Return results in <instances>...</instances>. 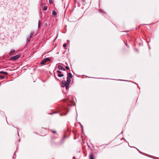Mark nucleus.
Returning a JSON list of instances; mask_svg holds the SVG:
<instances>
[{
	"label": "nucleus",
	"mask_w": 159,
	"mask_h": 159,
	"mask_svg": "<svg viewBox=\"0 0 159 159\" xmlns=\"http://www.w3.org/2000/svg\"><path fill=\"white\" fill-rule=\"evenodd\" d=\"M69 77H67L66 81L65 80H62L61 82L62 87H66V90H67L68 89V87L70 85V80Z\"/></svg>",
	"instance_id": "nucleus-1"
},
{
	"label": "nucleus",
	"mask_w": 159,
	"mask_h": 159,
	"mask_svg": "<svg viewBox=\"0 0 159 159\" xmlns=\"http://www.w3.org/2000/svg\"><path fill=\"white\" fill-rule=\"evenodd\" d=\"M20 57V55L18 54L15 56L11 57L10 59L11 60L15 61L18 59Z\"/></svg>",
	"instance_id": "nucleus-2"
},
{
	"label": "nucleus",
	"mask_w": 159,
	"mask_h": 159,
	"mask_svg": "<svg viewBox=\"0 0 159 159\" xmlns=\"http://www.w3.org/2000/svg\"><path fill=\"white\" fill-rule=\"evenodd\" d=\"M50 60V59L49 58H45L41 61V62H40V64L41 65H44L46 62L49 61Z\"/></svg>",
	"instance_id": "nucleus-3"
},
{
	"label": "nucleus",
	"mask_w": 159,
	"mask_h": 159,
	"mask_svg": "<svg viewBox=\"0 0 159 159\" xmlns=\"http://www.w3.org/2000/svg\"><path fill=\"white\" fill-rule=\"evenodd\" d=\"M59 70H62L64 71H66V69L64 68L61 65H58L57 66Z\"/></svg>",
	"instance_id": "nucleus-4"
},
{
	"label": "nucleus",
	"mask_w": 159,
	"mask_h": 159,
	"mask_svg": "<svg viewBox=\"0 0 159 159\" xmlns=\"http://www.w3.org/2000/svg\"><path fill=\"white\" fill-rule=\"evenodd\" d=\"M0 73L3 74L5 75H8V74L7 72L5 71H1L0 72Z\"/></svg>",
	"instance_id": "nucleus-5"
},
{
	"label": "nucleus",
	"mask_w": 159,
	"mask_h": 159,
	"mask_svg": "<svg viewBox=\"0 0 159 159\" xmlns=\"http://www.w3.org/2000/svg\"><path fill=\"white\" fill-rule=\"evenodd\" d=\"M67 77H69L70 78H72L73 77V75L70 72L68 74V76Z\"/></svg>",
	"instance_id": "nucleus-6"
},
{
	"label": "nucleus",
	"mask_w": 159,
	"mask_h": 159,
	"mask_svg": "<svg viewBox=\"0 0 159 159\" xmlns=\"http://www.w3.org/2000/svg\"><path fill=\"white\" fill-rule=\"evenodd\" d=\"M52 15L54 16H56L57 15V12L56 11L54 10H53L52 11Z\"/></svg>",
	"instance_id": "nucleus-7"
},
{
	"label": "nucleus",
	"mask_w": 159,
	"mask_h": 159,
	"mask_svg": "<svg viewBox=\"0 0 159 159\" xmlns=\"http://www.w3.org/2000/svg\"><path fill=\"white\" fill-rule=\"evenodd\" d=\"M90 159H94V157L93 154H91L90 155Z\"/></svg>",
	"instance_id": "nucleus-8"
},
{
	"label": "nucleus",
	"mask_w": 159,
	"mask_h": 159,
	"mask_svg": "<svg viewBox=\"0 0 159 159\" xmlns=\"http://www.w3.org/2000/svg\"><path fill=\"white\" fill-rule=\"evenodd\" d=\"M64 112H65V111H64L62 113H61L60 114V115L61 116H64V115H66L67 114V113L68 112V111H66V113H64Z\"/></svg>",
	"instance_id": "nucleus-9"
},
{
	"label": "nucleus",
	"mask_w": 159,
	"mask_h": 159,
	"mask_svg": "<svg viewBox=\"0 0 159 159\" xmlns=\"http://www.w3.org/2000/svg\"><path fill=\"white\" fill-rule=\"evenodd\" d=\"M57 76L60 77H63L64 76V74H61V73H60V74H57Z\"/></svg>",
	"instance_id": "nucleus-10"
},
{
	"label": "nucleus",
	"mask_w": 159,
	"mask_h": 159,
	"mask_svg": "<svg viewBox=\"0 0 159 159\" xmlns=\"http://www.w3.org/2000/svg\"><path fill=\"white\" fill-rule=\"evenodd\" d=\"M15 52V50H11L10 53V55H11L12 54L14 53Z\"/></svg>",
	"instance_id": "nucleus-11"
},
{
	"label": "nucleus",
	"mask_w": 159,
	"mask_h": 159,
	"mask_svg": "<svg viewBox=\"0 0 159 159\" xmlns=\"http://www.w3.org/2000/svg\"><path fill=\"white\" fill-rule=\"evenodd\" d=\"M41 24V23L40 21L39 20V21L38 25V27L39 28L40 27Z\"/></svg>",
	"instance_id": "nucleus-12"
},
{
	"label": "nucleus",
	"mask_w": 159,
	"mask_h": 159,
	"mask_svg": "<svg viewBox=\"0 0 159 159\" xmlns=\"http://www.w3.org/2000/svg\"><path fill=\"white\" fill-rule=\"evenodd\" d=\"M47 8L48 7L47 6H45L43 9V11H46L47 10Z\"/></svg>",
	"instance_id": "nucleus-13"
},
{
	"label": "nucleus",
	"mask_w": 159,
	"mask_h": 159,
	"mask_svg": "<svg viewBox=\"0 0 159 159\" xmlns=\"http://www.w3.org/2000/svg\"><path fill=\"white\" fill-rule=\"evenodd\" d=\"M34 34V32H31L30 33V37L32 38V36Z\"/></svg>",
	"instance_id": "nucleus-14"
},
{
	"label": "nucleus",
	"mask_w": 159,
	"mask_h": 159,
	"mask_svg": "<svg viewBox=\"0 0 159 159\" xmlns=\"http://www.w3.org/2000/svg\"><path fill=\"white\" fill-rule=\"evenodd\" d=\"M99 12L100 13H105V12L103 11L102 10H99Z\"/></svg>",
	"instance_id": "nucleus-15"
},
{
	"label": "nucleus",
	"mask_w": 159,
	"mask_h": 159,
	"mask_svg": "<svg viewBox=\"0 0 159 159\" xmlns=\"http://www.w3.org/2000/svg\"><path fill=\"white\" fill-rule=\"evenodd\" d=\"M64 110H65V108L64 107H62L60 109V111L61 112H62L63 111H64Z\"/></svg>",
	"instance_id": "nucleus-16"
},
{
	"label": "nucleus",
	"mask_w": 159,
	"mask_h": 159,
	"mask_svg": "<svg viewBox=\"0 0 159 159\" xmlns=\"http://www.w3.org/2000/svg\"><path fill=\"white\" fill-rule=\"evenodd\" d=\"M30 39L29 38H27V41L28 42H29L30 41Z\"/></svg>",
	"instance_id": "nucleus-17"
},
{
	"label": "nucleus",
	"mask_w": 159,
	"mask_h": 159,
	"mask_svg": "<svg viewBox=\"0 0 159 159\" xmlns=\"http://www.w3.org/2000/svg\"><path fill=\"white\" fill-rule=\"evenodd\" d=\"M57 73L58 74H60V73H61V71H60V70H58L57 71Z\"/></svg>",
	"instance_id": "nucleus-18"
},
{
	"label": "nucleus",
	"mask_w": 159,
	"mask_h": 159,
	"mask_svg": "<svg viewBox=\"0 0 159 159\" xmlns=\"http://www.w3.org/2000/svg\"><path fill=\"white\" fill-rule=\"evenodd\" d=\"M80 126H81V128L82 132H83V126L82 125H81Z\"/></svg>",
	"instance_id": "nucleus-19"
},
{
	"label": "nucleus",
	"mask_w": 159,
	"mask_h": 159,
	"mask_svg": "<svg viewBox=\"0 0 159 159\" xmlns=\"http://www.w3.org/2000/svg\"><path fill=\"white\" fill-rule=\"evenodd\" d=\"M67 45V44L66 43H64L63 44V46L65 48L66 47Z\"/></svg>",
	"instance_id": "nucleus-20"
},
{
	"label": "nucleus",
	"mask_w": 159,
	"mask_h": 159,
	"mask_svg": "<svg viewBox=\"0 0 159 159\" xmlns=\"http://www.w3.org/2000/svg\"><path fill=\"white\" fill-rule=\"evenodd\" d=\"M66 68L67 70H69L70 69V68L69 67H68V66H66Z\"/></svg>",
	"instance_id": "nucleus-21"
},
{
	"label": "nucleus",
	"mask_w": 159,
	"mask_h": 159,
	"mask_svg": "<svg viewBox=\"0 0 159 159\" xmlns=\"http://www.w3.org/2000/svg\"><path fill=\"white\" fill-rule=\"evenodd\" d=\"M49 3L50 4H51L52 3V0H49Z\"/></svg>",
	"instance_id": "nucleus-22"
},
{
	"label": "nucleus",
	"mask_w": 159,
	"mask_h": 159,
	"mask_svg": "<svg viewBox=\"0 0 159 159\" xmlns=\"http://www.w3.org/2000/svg\"><path fill=\"white\" fill-rule=\"evenodd\" d=\"M0 78H2V79H4V77L2 76H0Z\"/></svg>",
	"instance_id": "nucleus-23"
},
{
	"label": "nucleus",
	"mask_w": 159,
	"mask_h": 159,
	"mask_svg": "<svg viewBox=\"0 0 159 159\" xmlns=\"http://www.w3.org/2000/svg\"><path fill=\"white\" fill-rule=\"evenodd\" d=\"M52 132H53V133H54V134H56V131H54V130H52Z\"/></svg>",
	"instance_id": "nucleus-24"
},
{
	"label": "nucleus",
	"mask_w": 159,
	"mask_h": 159,
	"mask_svg": "<svg viewBox=\"0 0 159 159\" xmlns=\"http://www.w3.org/2000/svg\"><path fill=\"white\" fill-rule=\"evenodd\" d=\"M44 5V3L42 2L41 3V5L42 6H43Z\"/></svg>",
	"instance_id": "nucleus-25"
},
{
	"label": "nucleus",
	"mask_w": 159,
	"mask_h": 159,
	"mask_svg": "<svg viewBox=\"0 0 159 159\" xmlns=\"http://www.w3.org/2000/svg\"><path fill=\"white\" fill-rule=\"evenodd\" d=\"M57 112V111H55V112H52L50 114L51 115H53V114L56 113Z\"/></svg>",
	"instance_id": "nucleus-26"
},
{
	"label": "nucleus",
	"mask_w": 159,
	"mask_h": 159,
	"mask_svg": "<svg viewBox=\"0 0 159 159\" xmlns=\"http://www.w3.org/2000/svg\"><path fill=\"white\" fill-rule=\"evenodd\" d=\"M28 38H29L30 39V38H31V37H30V36H29Z\"/></svg>",
	"instance_id": "nucleus-27"
},
{
	"label": "nucleus",
	"mask_w": 159,
	"mask_h": 159,
	"mask_svg": "<svg viewBox=\"0 0 159 159\" xmlns=\"http://www.w3.org/2000/svg\"><path fill=\"white\" fill-rule=\"evenodd\" d=\"M67 41H68L69 43V42H70V41H69V40H67Z\"/></svg>",
	"instance_id": "nucleus-28"
},
{
	"label": "nucleus",
	"mask_w": 159,
	"mask_h": 159,
	"mask_svg": "<svg viewBox=\"0 0 159 159\" xmlns=\"http://www.w3.org/2000/svg\"><path fill=\"white\" fill-rule=\"evenodd\" d=\"M124 81H128L127 80H123Z\"/></svg>",
	"instance_id": "nucleus-29"
},
{
	"label": "nucleus",
	"mask_w": 159,
	"mask_h": 159,
	"mask_svg": "<svg viewBox=\"0 0 159 159\" xmlns=\"http://www.w3.org/2000/svg\"><path fill=\"white\" fill-rule=\"evenodd\" d=\"M54 138H56L53 137V138H52V139H54Z\"/></svg>",
	"instance_id": "nucleus-30"
},
{
	"label": "nucleus",
	"mask_w": 159,
	"mask_h": 159,
	"mask_svg": "<svg viewBox=\"0 0 159 159\" xmlns=\"http://www.w3.org/2000/svg\"><path fill=\"white\" fill-rule=\"evenodd\" d=\"M79 124H80V125L81 126V123H79Z\"/></svg>",
	"instance_id": "nucleus-31"
},
{
	"label": "nucleus",
	"mask_w": 159,
	"mask_h": 159,
	"mask_svg": "<svg viewBox=\"0 0 159 159\" xmlns=\"http://www.w3.org/2000/svg\"><path fill=\"white\" fill-rule=\"evenodd\" d=\"M79 124H80V125L81 126V123H79Z\"/></svg>",
	"instance_id": "nucleus-32"
},
{
	"label": "nucleus",
	"mask_w": 159,
	"mask_h": 159,
	"mask_svg": "<svg viewBox=\"0 0 159 159\" xmlns=\"http://www.w3.org/2000/svg\"><path fill=\"white\" fill-rule=\"evenodd\" d=\"M65 137L64 136V137L63 139H65Z\"/></svg>",
	"instance_id": "nucleus-33"
},
{
	"label": "nucleus",
	"mask_w": 159,
	"mask_h": 159,
	"mask_svg": "<svg viewBox=\"0 0 159 159\" xmlns=\"http://www.w3.org/2000/svg\"><path fill=\"white\" fill-rule=\"evenodd\" d=\"M18 135L19 136V134L18 133Z\"/></svg>",
	"instance_id": "nucleus-34"
},
{
	"label": "nucleus",
	"mask_w": 159,
	"mask_h": 159,
	"mask_svg": "<svg viewBox=\"0 0 159 159\" xmlns=\"http://www.w3.org/2000/svg\"><path fill=\"white\" fill-rule=\"evenodd\" d=\"M19 142H20V139H19Z\"/></svg>",
	"instance_id": "nucleus-35"
},
{
	"label": "nucleus",
	"mask_w": 159,
	"mask_h": 159,
	"mask_svg": "<svg viewBox=\"0 0 159 159\" xmlns=\"http://www.w3.org/2000/svg\"><path fill=\"white\" fill-rule=\"evenodd\" d=\"M138 150L139 151V152H140L139 151V150Z\"/></svg>",
	"instance_id": "nucleus-36"
},
{
	"label": "nucleus",
	"mask_w": 159,
	"mask_h": 159,
	"mask_svg": "<svg viewBox=\"0 0 159 159\" xmlns=\"http://www.w3.org/2000/svg\"><path fill=\"white\" fill-rule=\"evenodd\" d=\"M123 133V132H122V133L121 134H122Z\"/></svg>",
	"instance_id": "nucleus-37"
},
{
	"label": "nucleus",
	"mask_w": 159,
	"mask_h": 159,
	"mask_svg": "<svg viewBox=\"0 0 159 159\" xmlns=\"http://www.w3.org/2000/svg\"><path fill=\"white\" fill-rule=\"evenodd\" d=\"M122 139H123V138H122V139H121V140H122Z\"/></svg>",
	"instance_id": "nucleus-38"
}]
</instances>
